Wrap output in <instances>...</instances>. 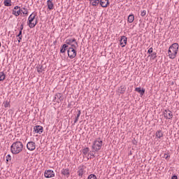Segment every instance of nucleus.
Masks as SVG:
<instances>
[{
  "mask_svg": "<svg viewBox=\"0 0 179 179\" xmlns=\"http://www.w3.org/2000/svg\"><path fill=\"white\" fill-rule=\"evenodd\" d=\"M23 150V143L20 141L14 142L10 146V151L13 155H19Z\"/></svg>",
  "mask_w": 179,
  "mask_h": 179,
  "instance_id": "f257e3e1",
  "label": "nucleus"
},
{
  "mask_svg": "<svg viewBox=\"0 0 179 179\" xmlns=\"http://www.w3.org/2000/svg\"><path fill=\"white\" fill-rule=\"evenodd\" d=\"M178 43H175L172 44L168 50L169 57L171 59H174L177 57L178 52Z\"/></svg>",
  "mask_w": 179,
  "mask_h": 179,
  "instance_id": "f03ea898",
  "label": "nucleus"
},
{
  "mask_svg": "<svg viewBox=\"0 0 179 179\" xmlns=\"http://www.w3.org/2000/svg\"><path fill=\"white\" fill-rule=\"evenodd\" d=\"M34 19H36V14L34 13H31L28 17V26L30 27V29H33L34 27H36V25L38 23L37 20H35V22H34Z\"/></svg>",
  "mask_w": 179,
  "mask_h": 179,
  "instance_id": "7ed1b4c3",
  "label": "nucleus"
},
{
  "mask_svg": "<svg viewBox=\"0 0 179 179\" xmlns=\"http://www.w3.org/2000/svg\"><path fill=\"white\" fill-rule=\"evenodd\" d=\"M103 146V141H94L93 142L92 144V149L94 152V153H96V152H99V150H100V149H101V147Z\"/></svg>",
  "mask_w": 179,
  "mask_h": 179,
  "instance_id": "20e7f679",
  "label": "nucleus"
},
{
  "mask_svg": "<svg viewBox=\"0 0 179 179\" xmlns=\"http://www.w3.org/2000/svg\"><path fill=\"white\" fill-rule=\"evenodd\" d=\"M68 57L70 59H73L76 57L77 52L76 50L73 48H69L67 50Z\"/></svg>",
  "mask_w": 179,
  "mask_h": 179,
  "instance_id": "39448f33",
  "label": "nucleus"
},
{
  "mask_svg": "<svg viewBox=\"0 0 179 179\" xmlns=\"http://www.w3.org/2000/svg\"><path fill=\"white\" fill-rule=\"evenodd\" d=\"M44 176L45 178H52V177H55V173H54V171L49 169L45 171Z\"/></svg>",
  "mask_w": 179,
  "mask_h": 179,
  "instance_id": "423d86ee",
  "label": "nucleus"
},
{
  "mask_svg": "<svg viewBox=\"0 0 179 179\" xmlns=\"http://www.w3.org/2000/svg\"><path fill=\"white\" fill-rule=\"evenodd\" d=\"M21 12H23L22 10L20 9V7L19 6H16L14 7V9L13 10V15L14 16H19L20 15Z\"/></svg>",
  "mask_w": 179,
  "mask_h": 179,
  "instance_id": "0eeeda50",
  "label": "nucleus"
},
{
  "mask_svg": "<svg viewBox=\"0 0 179 179\" xmlns=\"http://www.w3.org/2000/svg\"><path fill=\"white\" fill-rule=\"evenodd\" d=\"M27 149H28V150H36V143L33 142V141H29L27 143Z\"/></svg>",
  "mask_w": 179,
  "mask_h": 179,
  "instance_id": "6e6552de",
  "label": "nucleus"
},
{
  "mask_svg": "<svg viewBox=\"0 0 179 179\" xmlns=\"http://www.w3.org/2000/svg\"><path fill=\"white\" fill-rule=\"evenodd\" d=\"M128 42V38L125 36H122L120 40V43L121 47L124 48L125 45H127V43Z\"/></svg>",
  "mask_w": 179,
  "mask_h": 179,
  "instance_id": "1a4fd4ad",
  "label": "nucleus"
},
{
  "mask_svg": "<svg viewBox=\"0 0 179 179\" xmlns=\"http://www.w3.org/2000/svg\"><path fill=\"white\" fill-rule=\"evenodd\" d=\"M55 100H57V103H61V101H64V96L60 93L56 94L55 95L54 101Z\"/></svg>",
  "mask_w": 179,
  "mask_h": 179,
  "instance_id": "9d476101",
  "label": "nucleus"
},
{
  "mask_svg": "<svg viewBox=\"0 0 179 179\" xmlns=\"http://www.w3.org/2000/svg\"><path fill=\"white\" fill-rule=\"evenodd\" d=\"M34 131L36 132V134H43L44 129L42 126L36 125L34 127Z\"/></svg>",
  "mask_w": 179,
  "mask_h": 179,
  "instance_id": "9b49d317",
  "label": "nucleus"
},
{
  "mask_svg": "<svg viewBox=\"0 0 179 179\" xmlns=\"http://www.w3.org/2000/svg\"><path fill=\"white\" fill-rule=\"evenodd\" d=\"M99 5L101 8H107L110 5V1L108 0H99Z\"/></svg>",
  "mask_w": 179,
  "mask_h": 179,
  "instance_id": "f8f14e48",
  "label": "nucleus"
},
{
  "mask_svg": "<svg viewBox=\"0 0 179 179\" xmlns=\"http://www.w3.org/2000/svg\"><path fill=\"white\" fill-rule=\"evenodd\" d=\"M61 174L64 176V177H66V178H69V176H71V172L68 169H63L61 171Z\"/></svg>",
  "mask_w": 179,
  "mask_h": 179,
  "instance_id": "ddd939ff",
  "label": "nucleus"
},
{
  "mask_svg": "<svg viewBox=\"0 0 179 179\" xmlns=\"http://www.w3.org/2000/svg\"><path fill=\"white\" fill-rule=\"evenodd\" d=\"M167 113H168L169 117H170L169 118L167 116ZM163 115H164V118H166L169 120H170V118H173V115L171 114V112L170 111V110H165L163 113Z\"/></svg>",
  "mask_w": 179,
  "mask_h": 179,
  "instance_id": "4468645a",
  "label": "nucleus"
},
{
  "mask_svg": "<svg viewBox=\"0 0 179 179\" xmlns=\"http://www.w3.org/2000/svg\"><path fill=\"white\" fill-rule=\"evenodd\" d=\"M135 92H137V93H139L141 97H142V96H143V94H145V89L144 88H141V87H136L135 88Z\"/></svg>",
  "mask_w": 179,
  "mask_h": 179,
  "instance_id": "2eb2a0df",
  "label": "nucleus"
},
{
  "mask_svg": "<svg viewBox=\"0 0 179 179\" xmlns=\"http://www.w3.org/2000/svg\"><path fill=\"white\" fill-rule=\"evenodd\" d=\"M69 46L68 45H66V44L62 45L61 46V48H60V52H61V54H65L66 50H67V51H68V50H69Z\"/></svg>",
  "mask_w": 179,
  "mask_h": 179,
  "instance_id": "dca6fc26",
  "label": "nucleus"
},
{
  "mask_svg": "<svg viewBox=\"0 0 179 179\" xmlns=\"http://www.w3.org/2000/svg\"><path fill=\"white\" fill-rule=\"evenodd\" d=\"M47 6L49 10H52V9H54V3H52V0L47 1Z\"/></svg>",
  "mask_w": 179,
  "mask_h": 179,
  "instance_id": "f3484780",
  "label": "nucleus"
},
{
  "mask_svg": "<svg viewBox=\"0 0 179 179\" xmlns=\"http://www.w3.org/2000/svg\"><path fill=\"white\" fill-rule=\"evenodd\" d=\"M73 43H76V39H75V38H69V39H66V45H72V44H73Z\"/></svg>",
  "mask_w": 179,
  "mask_h": 179,
  "instance_id": "a211bd4d",
  "label": "nucleus"
},
{
  "mask_svg": "<svg viewBox=\"0 0 179 179\" xmlns=\"http://www.w3.org/2000/svg\"><path fill=\"white\" fill-rule=\"evenodd\" d=\"M90 2L92 6H97L100 4V0H90Z\"/></svg>",
  "mask_w": 179,
  "mask_h": 179,
  "instance_id": "6ab92c4d",
  "label": "nucleus"
},
{
  "mask_svg": "<svg viewBox=\"0 0 179 179\" xmlns=\"http://www.w3.org/2000/svg\"><path fill=\"white\" fill-rule=\"evenodd\" d=\"M134 20H135V16H134L133 14H130L129 16H128V20H127V22L129 23H132L134 22Z\"/></svg>",
  "mask_w": 179,
  "mask_h": 179,
  "instance_id": "aec40b11",
  "label": "nucleus"
},
{
  "mask_svg": "<svg viewBox=\"0 0 179 179\" xmlns=\"http://www.w3.org/2000/svg\"><path fill=\"white\" fill-rule=\"evenodd\" d=\"M6 78V75H5V73L3 71L0 72V82L5 80Z\"/></svg>",
  "mask_w": 179,
  "mask_h": 179,
  "instance_id": "412c9836",
  "label": "nucleus"
},
{
  "mask_svg": "<svg viewBox=\"0 0 179 179\" xmlns=\"http://www.w3.org/2000/svg\"><path fill=\"white\" fill-rule=\"evenodd\" d=\"M78 176H79V177H83V174H85V170L83 169H80L78 172Z\"/></svg>",
  "mask_w": 179,
  "mask_h": 179,
  "instance_id": "4be33fe9",
  "label": "nucleus"
},
{
  "mask_svg": "<svg viewBox=\"0 0 179 179\" xmlns=\"http://www.w3.org/2000/svg\"><path fill=\"white\" fill-rule=\"evenodd\" d=\"M5 6H12V0H4Z\"/></svg>",
  "mask_w": 179,
  "mask_h": 179,
  "instance_id": "5701e85b",
  "label": "nucleus"
},
{
  "mask_svg": "<svg viewBox=\"0 0 179 179\" xmlns=\"http://www.w3.org/2000/svg\"><path fill=\"white\" fill-rule=\"evenodd\" d=\"M155 135H156L157 138H159V139H160V138H162V136H163V133L162 132L161 130H158L155 133Z\"/></svg>",
  "mask_w": 179,
  "mask_h": 179,
  "instance_id": "b1692460",
  "label": "nucleus"
},
{
  "mask_svg": "<svg viewBox=\"0 0 179 179\" xmlns=\"http://www.w3.org/2000/svg\"><path fill=\"white\" fill-rule=\"evenodd\" d=\"M118 92L119 93H120V94H124V93L125 92V87L124 86H120L118 89Z\"/></svg>",
  "mask_w": 179,
  "mask_h": 179,
  "instance_id": "393cba45",
  "label": "nucleus"
},
{
  "mask_svg": "<svg viewBox=\"0 0 179 179\" xmlns=\"http://www.w3.org/2000/svg\"><path fill=\"white\" fill-rule=\"evenodd\" d=\"M70 45L71 47L69 48H73V50H76V48L79 47V45H78V42H74V43H71V45Z\"/></svg>",
  "mask_w": 179,
  "mask_h": 179,
  "instance_id": "a878e982",
  "label": "nucleus"
},
{
  "mask_svg": "<svg viewBox=\"0 0 179 179\" xmlns=\"http://www.w3.org/2000/svg\"><path fill=\"white\" fill-rule=\"evenodd\" d=\"M157 53L154 52L151 55H150L148 57H150L151 59L155 60V59H156V58H157Z\"/></svg>",
  "mask_w": 179,
  "mask_h": 179,
  "instance_id": "bb28decb",
  "label": "nucleus"
},
{
  "mask_svg": "<svg viewBox=\"0 0 179 179\" xmlns=\"http://www.w3.org/2000/svg\"><path fill=\"white\" fill-rule=\"evenodd\" d=\"M80 114H81L80 110H78L77 116L76 117V118L74 120V124H76V122H78V121L79 120V117H80Z\"/></svg>",
  "mask_w": 179,
  "mask_h": 179,
  "instance_id": "cd10ccee",
  "label": "nucleus"
},
{
  "mask_svg": "<svg viewBox=\"0 0 179 179\" xmlns=\"http://www.w3.org/2000/svg\"><path fill=\"white\" fill-rule=\"evenodd\" d=\"M43 71H44V67L43 66L39 65V66L37 68V72H38L39 73H41Z\"/></svg>",
  "mask_w": 179,
  "mask_h": 179,
  "instance_id": "c85d7f7f",
  "label": "nucleus"
},
{
  "mask_svg": "<svg viewBox=\"0 0 179 179\" xmlns=\"http://www.w3.org/2000/svg\"><path fill=\"white\" fill-rule=\"evenodd\" d=\"M87 179H97V176H96V175L94 174H90Z\"/></svg>",
  "mask_w": 179,
  "mask_h": 179,
  "instance_id": "c756f323",
  "label": "nucleus"
},
{
  "mask_svg": "<svg viewBox=\"0 0 179 179\" xmlns=\"http://www.w3.org/2000/svg\"><path fill=\"white\" fill-rule=\"evenodd\" d=\"M89 150H90L89 148H85L83 149V153H84L85 155H87V153H89Z\"/></svg>",
  "mask_w": 179,
  "mask_h": 179,
  "instance_id": "7c9ffc66",
  "label": "nucleus"
},
{
  "mask_svg": "<svg viewBox=\"0 0 179 179\" xmlns=\"http://www.w3.org/2000/svg\"><path fill=\"white\" fill-rule=\"evenodd\" d=\"M10 160H12V156H10V155H8L6 156V162L8 163V162H10Z\"/></svg>",
  "mask_w": 179,
  "mask_h": 179,
  "instance_id": "2f4dec72",
  "label": "nucleus"
},
{
  "mask_svg": "<svg viewBox=\"0 0 179 179\" xmlns=\"http://www.w3.org/2000/svg\"><path fill=\"white\" fill-rule=\"evenodd\" d=\"M141 16H142V17H145L146 16V10L141 11Z\"/></svg>",
  "mask_w": 179,
  "mask_h": 179,
  "instance_id": "473e14b6",
  "label": "nucleus"
},
{
  "mask_svg": "<svg viewBox=\"0 0 179 179\" xmlns=\"http://www.w3.org/2000/svg\"><path fill=\"white\" fill-rule=\"evenodd\" d=\"M22 31H19V34L17 35V37H18V38H20V40H22Z\"/></svg>",
  "mask_w": 179,
  "mask_h": 179,
  "instance_id": "72a5a7b5",
  "label": "nucleus"
},
{
  "mask_svg": "<svg viewBox=\"0 0 179 179\" xmlns=\"http://www.w3.org/2000/svg\"><path fill=\"white\" fill-rule=\"evenodd\" d=\"M152 53H153V48H150L148 51V54H152Z\"/></svg>",
  "mask_w": 179,
  "mask_h": 179,
  "instance_id": "f704fd0d",
  "label": "nucleus"
},
{
  "mask_svg": "<svg viewBox=\"0 0 179 179\" xmlns=\"http://www.w3.org/2000/svg\"><path fill=\"white\" fill-rule=\"evenodd\" d=\"M164 159H168L169 157H170V155H169V154H164Z\"/></svg>",
  "mask_w": 179,
  "mask_h": 179,
  "instance_id": "c9c22d12",
  "label": "nucleus"
},
{
  "mask_svg": "<svg viewBox=\"0 0 179 179\" xmlns=\"http://www.w3.org/2000/svg\"><path fill=\"white\" fill-rule=\"evenodd\" d=\"M20 31H21L22 33V31H23V24H22L20 25Z\"/></svg>",
  "mask_w": 179,
  "mask_h": 179,
  "instance_id": "e433bc0d",
  "label": "nucleus"
},
{
  "mask_svg": "<svg viewBox=\"0 0 179 179\" xmlns=\"http://www.w3.org/2000/svg\"><path fill=\"white\" fill-rule=\"evenodd\" d=\"M4 107H6V108L9 107V102L6 101V103H5V105H4Z\"/></svg>",
  "mask_w": 179,
  "mask_h": 179,
  "instance_id": "4c0bfd02",
  "label": "nucleus"
},
{
  "mask_svg": "<svg viewBox=\"0 0 179 179\" xmlns=\"http://www.w3.org/2000/svg\"><path fill=\"white\" fill-rule=\"evenodd\" d=\"M171 179H178V177H177L176 175H173V176L171 177Z\"/></svg>",
  "mask_w": 179,
  "mask_h": 179,
  "instance_id": "58836bf2",
  "label": "nucleus"
},
{
  "mask_svg": "<svg viewBox=\"0 0 179 179\" xmlns=\"http://www.w3.org/2000/svg\"><path fill=\"white\" fill-rule=\"evenodd\" d=\"M23 15H29V11H22Z\"/></svg>",
  "mask_w": 179,
  "mask_h": 179,
  "instance_id": "ea45409f",
  "label": "nucleus"
},
{
  "mask_svg": "<svg viewBox=\"0 0 179 179\" xmlns=\"http://www.w3.org/2000/svg\"><path fill=\"white\" fill-rule=\"evenodd\" d=\"M89 155H90V156H93V157H94V154H93V153H89Z\"/></svg>",
  "mask_w": 179,
  "mask_h": 179,
  "instance_id": "a19ab883",
  "label": "nucleus"
},
{
  "mask_svg": "<svg viewBox=\"0 0 179 179\" xmlns=\"http://www.w3.org/2000/svg\"><path fill=\"white\" fill-rule=\"evenodd\" d=\"M23 9H24V10H25V12H26V10H27V9H26L25 8H23Z\"/></svg>",
  "mask_w": 179,
  "mask_h": 179,
  "instance_id": "79ce46f5",
  "label": "nucleus"
},
{
  "mask_svg": "<svg viewBox=\"0 0 179 179\" xmlns=\"http://www.w3.org/2000/svg\"><path fill=\"white\" fill-rule=\"evenodd\" d=\"M21 40L20 38L18 39V43H20Z\"/></svg>",
  "mask_w": 179,
  "mask_h": 179,
  "instance_id": "37998d69",
  "label": "nucleus"
},
{
  "mask_svg": "<svg viewBox=\"0 0 179 179\" xmlns=\"http://www.w3.org/2000/svg\"><path fill=\"white\" fill-rule=\"evenodd\" d=\"M77 1H80V0H77Z\"/></svg>",
  "mask_w": 179,
  "mask_h": 179,
  "instance_id": "c03bdc74",
  "label": "nucleus"
}]
</instances>
